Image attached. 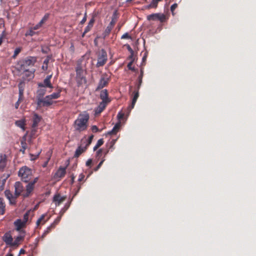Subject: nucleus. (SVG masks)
<instances>
[{"instance_id": "nucleus-1", "label": "nucleus", "mask_w": 256, "mask_h": 256, "mask_svg": "<svg viewBox=\"0 0 256 256\" xmlns=\"http://www.w3.org/2000/svg\"><path fill=\"white\" fill-rule=\"evenodd\" d=\"M38 86L36 98L37 109L48 106V95L46 94V88L48 87V76L45 78L44 84L40 82Z\"/></svg>"}, {"instance_id": "nucleus-2", "label": "nucleus", "mask_w": 256, "mask_h": 256, "mask_svg": "<svg viewBox=\"0 0 256 256\" xmlns=\"http://www.w3.org/2000/svg\"><path fill=\"white\" fill-rule=\"evenodd\" d=\"M89 119L90 115L87 112H84L79 114L73 124L75 131L80 132L86 130L88 126Z\"/></svg>"}, {"instance_id": "nucleus-3", "label": "nucleus", "mask_w": 256, "mask_h": 256, "mask_svg": "<svg viewBox=\"0 0 256 256\" xmlns=\"http://www.w3.org/2000/svg\"><path fill=\"white\" fill-rule=\"evenodd\" d=\"M36 61V57L28 56L26 58L22 60L18 64V68L19 70H26L34 66Z\"/></svg>"}, {"instance_id": "nucleus-4", "label": "nucleus", "mask_w": 256, "mask_h": 256, "mask_svg": "<svg viewBox=\"0 0 256 256\" xmlns=\"http://www.w3.org/2000/svg\"><path fill=\"white\" fill-rule=\"evenodd\" d=\"M76 82L78 86L86 83V77L84 76V72L80 64L78 63L76 68Z\"/></svg>"}, {"instance_id": "nucleus-5", "label": "nucleus", "mask_w": 256, "mask_h": 256, "mask_svg": "<svg viewBox=\"0 0 256 256\" xmlns=\"http://www.w3.org/2000/svg\"><path fill=\"white\" fill-rule=\"evenodd\" d=\"M18 176L23 182H28L32 178V171L28 167L24 166L19 170Z\"/></svg>"}, {"instance_id": "nucleus-6", "label": "nucleus", "mask_w": 256, "mask_h": 256, "mask_svg": "<svg viewBox=\"0 0 256 256\" xmlns=\"http://www.w3.org/2000/svg\"><path fill=\"white\" fill-rule=\"evenodd\" d=\"M98 62L96 66L99 68L104 66L108 60V55L104 49H102L97 53Z\"/></svg>"}, {"instance_id": "nucleus-7", "label": "nucleus", "mask_w": 256, "mask_h": 256, "mask_svg": "<svg viewBox=\"0 0 256 256\" xmlns=\"http://www.w3.org/2000/svg\"><path fill=\"white\" fill-rule=\"evenodd\" d=\"M38 180V178H36L33 180L29 182V183L26 185V191L22 194L24 197H28L30 195V193L34 190V184L37 182Z\"/></svg>"}, {"instance_id": "nucleus-8", "label": "nucleus", "mask_w": 256, "mask_h": 256, "mask_svg": "<svg viewBox=\"0 0 256 256\" xmlns=\"http://www.w3.org/2000/svg\"><path fill=\"white\" fill-rule=\"evenodd\" d=\"M70 204V202L67 203L65 204L64 207L61 210V215L58 216L54 220V222L52 224H51L50 226H49V230H50V229L54 228L55 226L60 222L61 219L62 215L69 208Z\"/></svg>"}, {"instance_id": "nucleus-9", "label": "nucleus", "mask_w": 256, "mask_h": 256, "mask_svg": "<svg viewBox=\"0 0 256 256\" xmlns=\"http://www.w3.org/2000/svg\"><path fill=\"white\" fill-rule=\"evenodd\" d=\"M24 72L22 78L24 80L29 81L34 78V68L29 69L26 70H22Z\"/></svg>"}, {"instance_id": "nucleus-10", "label": "nucleus", "mask_w": 256, "mask_h": 256, "mask_svg": "<svg viewBox=\"0 0 256 256\" xmlns=\"http://www.w3.org/2000/svg\"><path fill=\"white\" fill-rule=\"evenodd\" d=\"M109 78L107 77L106 74H103L98 82L96 90H100L107 86L108 83Z\"/></svg>"}, {"instance_id": "nucleus-11", "label": "nucleus", "mask_w": 256, "mask_h": 256, "mask_svg": "<svg viewBox=\"0 0 256 256\" xmlns=\"http://www.w3.org/2000/svg\"><path fill=\"white\" fill-rule=\"evenodd\" d=\"M66 196H62L60 194H56L54 196L52 202L54 203L56 206H58L64 202L66 200Z\"/></svg>"}, {"instance_id": "nucleus-12", "label": "nucleus", "mask_w": 256, "mask_h": 256, "mask_svg": "<svg viewBox=\"0 0 256 256\" xmlns=\"http://www.w3.org/2000/svg\"><path fill=\"white\" fill-rule=\"evenodd\" d=\"M26 224L20 219H18L14 222V225L16 226V230L20 232H24L22 230V228L26 226Z\"/></svg>"}, {"instance_id": "nucleus-13", "label": "nucleus", "mask_w": 256, "mask_h": 256, "mask_svg": "<svg viewBox=\"0 0 256 256\" xmlns=\"http://www.w3.org/2000/svg\"><path fill=\"white\" fill-rule=\"evenodd\" d=\"M15 187V194L16 195V197L19 196L24 190V187L22 184V183L20 182H16L14 184Z\"/></svg>"}, {"instance_id": "nucleus-14", "label": "nucleus", "mask_w": 256, "mask_h": 256, "mask_svg": "<svg viewBox=\"0 0 256 256\" xmlns=\"http://www.w3.org/2000/svg\"><path fill=\"white\" fill-rule=\"evenodd\" d=\"M24 232H20V234L18 236L14 241L12 240V246H18L20 242L24 240Z\"/></svg>"}, {"instance_id": "nucleus-15", "label": "nucleus", "mask_w": 256, "mask_h": 256, "mask_svg": "<svg viewBox=\"0 0 256 256\" xmlns=\"http://www.w3.org/2000/svg\"><path fill=\"white\" fill-rule=\"evenodd\" d=\"M94 22H95L94 16H93L92 18L90 19V20L89 21L88 26L86 27L84 30L82 34V37H84V35L87 32H90V30L94 26Z\"/></svg>"}, {"instance_id": "nucleus-16", "label": "nucleus", "mask_w": 256, "mask_h": 256, "mask_svg": "<svg viewBox=\"0 0 256 256\" xmlns=\"http://www.w3.org/2000/svg\"><path fill=\"white\" fill-rule=\"evenodd\" d=\"M66 174V167L62 168L60 167L56 172L55 174L54 178H63Z\"/></svg>"}, {"instance_id": "nucleus-17", "label": "nucleus", "mask_w": 256, "mask_h": 256, "mask_svg": "<svg viewBox=\"0 0 256 256\" xmlns=\"http://www.w3.org/2000/svg\"><path fill=\"white\" fill-rule=\"evenodd\" d=\"M21 144V148L20 149V152H21L23 154L25 153L26 150L28 148V144L26 143V136L24 135L20 141Z\"/></svg>"}, {"instance_id": "nucleus-18", "label": "nucleus", "mask_w": 256, "mask_h": 256, "mask_svg": "<svg viewBox=\"0 0 256 256\" xmlns=\"http://www.w3.org/2000/svg\"><path fill=\"white\" fill-rule=\"evenodd\" d=\"M108 92L106 90H103L100 92V98L102 101L110 102V100L108 98Z\"/></svg>"}, {"instance_id": "nucleus-19", "label": "nucleus", "mask_w": 256, "mask_h": 256, "mask_svg": "<svg viewBox=\"0 0 256 256\" xmlns=\"http://www.w3.org/2000/svg\"><path fill=\"white\" fill-rule=\"evenodd\" d=\"M139 90L138 89V87L136 86V90L133 92V98L132 100L131 108H133L136 102V100L139 96Z\"/></svg>"}, {"instance_id": "nucleus-20", "label": "nucleus", "mask_w": 256, "mask_h": 256, "mask_svg": "<svg viewBox=\"0 0 256 256\" xmlns=\"http://www.w3.org/2000/svg\"><path fill=\"white\" fill-rule=\"evenodd\" d=\"M6 156L4 154H0V168L4 169L6 166Z\"/></svg>"}, {"instance_id": "nucleus-21", "label": "nucleus", "mask_w": 256, "mask_h": 256, "mask_svg": "<svg viewBox=\"0 0 256 256\" xmlns=\"http://www.w3.org/2000/svg\"><path fill=\"white\" fill-rule=\"evenodd\" d=\"M3 240L6 244L12 246L13 238L11 235L8 233H6L3 236Z\"/></svg>"}, {"instance_id": "nucleus-22", "label": "nucleus", "mask_w": 256, "mask_h": 256, "mask_svg": "<svg viewBox=\"0 0 256 256\" xmlns=\"http://www.w3.org/2000/svg\"><path fill=\"white\" fill-rule=\"evenodd\" d=\"M48 19V14H46L42 20L39 22V23L32 28L35 30L39 29L40 27L42 26V24L47 20Z\"/></svg>"}, {"instance_id": "nucleus-23", "label": "nucleus", "mask_w": 256, "mask_h": 256, "mask_svg": "<svg viewBox=\"0 0 256 256\" xmlns=\"http://www.w3.org/2000/svg\"><path fill=\"white\" fill-rule=\"evenodd\" d=\"M41 120V117L38 114H34L32 118V128H35L38 126V124Z\"/></svg>"}, {"instance_id": "nucleus-24", "label": "nucleus", "mask_w": 256, "mask_h": 256, "mask_svg": "<svg viewBox=\"0 0 256 256\" xmlns=\"http://www.w3.org/2000/svg\"><path fill=\"white\" fill-rule=\"evenodd\" d=\"M86 148H87L86 146H85L84 147H82V146H79L75 152V154H74V158L79 157V156L82 154L86 150Z\"/></svg>"}, {"instance_id": "nucleus-25", "label": "nucleus", "mask_w": 256, "mask_h": 256, "mask_svg": "<svg viewBox=\"0 0 256 256\" xmlns=\"http://www.w3.org/2000/svg\"><path fill=\"white\" fill-rule=\"evenodd\" d=\"M120 122H118L114 126L112 129L108 132V134L110 135L116 134L120 130Z\"/></svg>"}, {"instance_id": "nucleus-26", "label": "nucleus", "mask_w": 256, "mask_h": 256, "mask_svg": "<svg viewBox=\"0 0 256 256\" xmlns=\"http://www.w3.org/2000/svg\"><path fill=\"white\" fill-rule=\"evenodd\" d=\"M15 124L17 126L21 128L23 131L25 130L26 120L24 119L16 120L15 122Z\"/></svg>"}, {"instance_id": "nucleus-27", "label": "nucleus", "mask_w": 256, "mask_h": 256, "mask_svg": "<svg viewBox=\"0 0 256 256\" xmlns=\"http://www.w3.org/2000/svg\"><path fill=\"white\" fill-rule=\"evenodd\" d=\"M162 0H152L150 4L148 5L145 6H144L145 9H150L152 8H156L158 6V4L159 2Z\"/></svg>"}, {"instance_id": "nucleus-28", "label": "nucleus", "mask_w": 256, "mask_h": 256, "mask_svg": "<svg viewBox=\"0 0 256 256\" xmlns=\"http://www.w3.org/2000/svg\"><path fill=\"white\" fill-rule=\"evenodd\" d=\"M60 90H58L56 92H53L52 94H49V106H50L52 103L50 102V100L52 99H56L58 98L60 96Z\"/></svg>"}, {"instance_id": "nucleus-29", "label": "nucleus", "mask_w": 256, "mask_h": 256, "mask_svg": "<svg viewBox=\"0 0 256 256\" xmlns=\"http://www.w3.org/2000/svg\"><path fill=\"white\" fill-rule=\"evenodd\" d=\"M48 218H45V215H42L36 221L37 227L40 226L44 224L47 221Z\"/></svg>"}, {"instance_id": "nucleus-30", "label": "nucleus", "mask_w": 256, "mask_h": 256, "mask_svg": "<svg viewBox=\"0 0 256 256\" xmlns=\"http://www.w3.org/2000/svg\"><path fill=\"white\" fill-rule=\"evenodd\" d=\"M144 76V70L142 68L140 70V74L138 77V82L136 84V86L138 87V89H140L141 86L142 82V78Z\"/></svg>"}, {"instance_id": "nucleus-31", "label": "nucleus", "mask_w": 256, "mask_h": 256, "mask_svg": "<svg viewBox=\"0 0 256 256\" xmlns=\"http://www.w3.org/2000/svg\"><path fill=\"white\" fill-rule=\"evenodd\" d=\"M5 194L8 198L10 200V203L14 204L15 202L16 198H14L12 194L10 193V191L6 190L5 192Z\"/></svg>"}, {"instance_id": "nucleus-32", "label": "nucleus", "mask_w": 256, "mask_h": 256, "mask_svg": "<svg viewBox=\"0 0 256 256\" xmlns=\"http://www.w3.org/2000/svg\"><path fill=\"white\" fill-rule=\"evenodd\" d=\"M5 203L4 199L0 198V214H4L5 212Z\"/></svg>"}, {"instance_id": "nucleus-33", "label": "nucleus", "mask_w": 256, "mask_h": 256, "mask_svg": "<svg viewBox=\"0 0 256 256\" xmlns=\"http://www.w3.org/2000/svg\"><path fill=\"white\" fill-rule=\"evenodd\" d=\"M18 88H19L18 101H22L23 98V94H24V89L22 86V83H20L18 84Z\"/></svg>"}, {"instance_id": "nucleus-34", "label": "nucleus", "mask_w": 256, "mask_h": 256, "mask_svg": "<svg viewBox=\"0 0 256 256\" xmlns=\"http://www.w3.org/2000/svg\"><path fill=\"white\" fill-rule=\"evenodd\" d=\"M112 28H112V27H111V26H108L106 28L104 32L102 34L104 38H106L107 36H108L109 35V34H110V32L111 30H112Z\"/></svg>"}, {"instance_id": "nucleus-35", "label": "nucleus", "mask_w": 256, "mask_h": 256, "mask_svg": "<svg viewBox=\"0 0 256 256\" xmlns=\"http://www.w3.org/2000/svg\"><path fill=\"white\" fill-rule=\"evenodd\" d=\"M37 32H36L35 30H34L32 28H30L28 30L26 31V32L25 34V36H33L36 34H37Z\"/></svg>"}, {"instance_id": "nucleus-36", "label": "nucleus", "mask_w": 256, "mask_h": 256, "mask_svg": "<svg viewBox=\"0 0 256 256\" xmlns=\"http://www.w3.org/2000/svg\"><path fill=\"white\" fill-rule=\"evenodd\" d=\"M104 141L103 138H100L98 140L94 148V150H96L99 147H100L101 146H102L104 144Z\"/></svg>"}, {"instance_id": "nucleus-37", "label": "nucleus", "mask_w": 256, "mask_h": 256, "mask_svg": "<svg viewBox=\"0 0 256 256\" xmlns=\"http://www.w3.org/2000/svg\"><path fill=\"white\" fill-rule=\"evenodd\" d=\"M158 16V14H153L150 15H148L147 16V19L148 20H157V17Z\"/></svg>"}, {"instance_id": "nucleus-38", "label": "nucleus", "mask_w": 256, "mask_h": 256, "mask_svg": "<svg viewBox=\"0 0 256 256\" xmlns=\"http://www.w3.org/2000/svg\"><path fill=\"white\" fill-rule=\"evenodd\" d=\"M22 51V48L18 47L16 48L14 51V54L12 56L13 58H16L17 56L20 52Z\"/></svg>"}, {"instance_id": "nucleus-39", "label": "nucleus", "mask_w": 256, "mask_h": 256, "mask_svg": "<svg viewBox=\"0 0 256 256\" xmlns=\"http://www.w3.org/2000/svg\"><path fill=\"white\" fill-rule=\"evenodd\" d=\"M48 68V56H46L44 60V64L42 66V69L44 70H46Z\"/></svg>"}, {"instance_id": "nucleus-40", "label": "nucleus", "mask_w": 256, "mask_h": 256, "mask_svg": "<svg viewBox=\"0 0 256 256\" xmlns=\"http://www.w3.org/2000/svg\"><path fill=\"white\" fill-rule=\"evenodd\" d=\"M157 20H159L160 22H164L166 20V16L164 14H158Z\"/></svg>"}, {"instance_id": "nucleus-41", "label": "nucleus", "mask_w": 256, "mask_h": 256, "mask_svg": "<svg viewBox=\"0 0 256 256\" xmlns=\"http://www.w3.org/2000/svg\"><path fill=\"white\" fill-rule=\"evenodd\" d=\"M109 103V102L102 101L101 102H100V104L98 105V106L100 108H102V110H104L106 107V105Z\"/></svg>"}, {"instance_id": "nucleus-42", "label": "nucleus", "mask_w": 256, "mask_h": 256, "mask_svg": "<svg viewBox=\"0 0 256 256\" xmlns=\"http://www.w3.org/2000/svg\"><path fill=\"white\" fill-rule=\"evenodd\" d=\"M30 214V212L28 211L24 216L23 220H22L26 224V222H28V220Z\"/></svg>"}, {"instance_id": "nucleus-43", "label": "nucleus", "mask_w": 256, "mask_h": 256, "mask_svg": "<svg viewBox=\"0 0 256 256\" xmlns=\"http://www.w3.org/2000/svg\"><path fill=\"white\" fill-rule=\"evenodd\" d=\"M6 181V179L0 181V192L4 189Z\"/></svg>"}, {"instance_id": "nucleus-44", "label": "nucleus", "mask_w": 256, "mask_h": 256, "mask_svg": "<svg viewBox=\"0 0 256 256\" xmlns=\"http://www.w3.org/2000/svg\"><path fill=\"white\" fill-rule=\"evenodd\" d=\"M132 63H133V61H132V60L131 62H130L128 64L127 67H128V68L130 70H132V71L135 72V71H136V70H135L134 68L132 66Z\"/></svg>"}, {"instance_id": "nucleus-45", "label": "nucleus", "mask_w": 256, "mask_h": 256, "mask_svg": "<svg viewBox=\"0 0 256 256\" xmlns=\"http://www.w3.org/2000/svg\"><path fill=\"white\" fill-rule=\"evenodd\" d=\"M93 138H94L93 135H91L90 136H89L87 144H86V148H88V146L91 144V142L93 140Z\"/></svg>"}, {"instance_id": "nucleus-46", "label": "nucleus", "mask_w": 256, "mask_h": 256, "mask_svg": "<svg viewBox=\"0 0 256 256\" xmlns=\"http://www.w3.org/2000/svg\"><path fill=\"white\" fill-rule=\"evenodd\" d=\"M122 39H130L131 36L128 34V32L124 34L121 37Z\"/></svg>"}, {"instance_id": "nucleus-47", "label": "nucleus", "mask_w": 256, "mask_h": 256, "mask_svg": "<svg viewBox=\"0 0 256 256\" xmlns=\"http://www.w3.org/2000/svg\"><path fill=\"white\" fill-rule=\"evenodd\" d=\"M104 161V159L102 160L97 166L94 169V170L97 171L101 167Z\"/></svg>"}, {"instance_id": "nucleus-48", "label": "nucleus", "mask_w": 256, "mask_h": 256, "mask_svg": "<svg viewBox=\"0 0 256 256\" xmlns=\"http://www.w3.org/2000/svg\"><path fill=\"white\" fill-rule=\"evenodd\" d=\"M178 7V4H173L171 7H170V10L172 12V14H174V10H175V9Z\"/></svg>"}, {"instance_id": "nucleus-49", "label": "nucleus", "mask_w": 256, "mask_h": 256, "mask_svg": "<svg viewBox=\"0 0 256 256\" xmlns=\"http://www.w3.org/2000/svg\"><path fill=\"white\" fill-rule=\"evenodd\" d=\"M91 129L93 132H96L98 131V128L96 126H92Z\"/></svg>"}, {"instance_id": "nucleus-50", "label": "nucleus", "mask_w": 256, "mask_h": 256, "mask_svg": "<svg viewBox=\"0 0 256 256\" xmlns=\"http://www.w3.org/2000/svg\"><path fill=\"white\" fill-rule=\"evenodd\" d=\"M124 116V114L122 112H118V114L117 115V118L118 120H122V118H123Z\"/></svg>"}, {"instance_id": "nucleus-51", "label": "nucleus", "mask_w": 256, "mask_h": 256, "mask_svg": "<svg viewBox=\"0 0 256 256\" xmlns=\"http://www.w3.org/2000/svg\"><path fill=\"white\" fill-rule=\"evenodd\" d=\"M104 110H102V108H100L98 106L97 107L96 109V114H99L101 113Z\"/></svg>"}, {"instance_id": "nucleus-52", "label": "nucleus", "mask_w": 256, "mask_h": 256, "mask_svg": "<svg viewBox=\"0 0 256 256\" xmlns=\"http://www.w3.org/2000/svg\"><path fill=\"white\" fill-rule=\"evenodd\" d=\"M102 148L98 150L96 152V156L100 158L102 154Z\"/></svg>"}, {"instance_id": "nucleus-53", "label": "nucleus", "mask_w": 256, "mask_h": 256, "mask_svg": "<svg viewBox=\"0 0 256 256\" xmlns=\"http://www.w3.org/2000/svg\"><path fill=\"white\" fill-rule=\"evenodd\" d=\"M4 36V32H3L2 34L0 35V46L2 44L3 39Z\"/></svg>"}, {"instance_id": "nucleus-54", "label": "nucleus", "mask_w": 256, "mask_h": 256, "mask_svg": "<svg viewBox=\"0 0 256 256\" xmlns=\"http://www.w3.org/2000/svg\"><path fill=\"white\" fill-rule=\"evenodd\" d=\"M84 178V175L83 174H81L79 175L78 180L79 182H82Z\"/></svg>"}, {"instance_id": "nucleus-55", "label": "nucleus", "mask_w": 256, "mask_h": 256, "mask_svg": "<svg viewBox=\"0 0 256 256\" xmlns=\"http://www.w3.org/2000/svg\"><path fill=\"white\" fill-rule=\"evenodd\" d=\"M116 20L114 18H112L108 26L113 28L116 24Z\"/></svg>"}, {"instance_id": "nucleus-56", "label": "nucleus", "mask_w": 256, "mask_h": 256, "mask_svg": "<svg viewBox=\"0 0 256 256\" xmlns=\"http://www.w3.org/2000/svg\"><path fill=\"white\" fill-rule=\"evenodd\" d=\"M92 159H88L86 162V166H90L91 164H92Z\"/></svg>"}, {"instance_id": "nucleus-57", "label": "nucleus", "mask_w": 256, "mask_h": 256, "mask_svg": "<svg viewBox=\"0 0 256 256\" xmlns=\"http://www.w3.org/2000/svg\"><path fill=\"white\" fill-rule=\"evenodd\" d=\"M86 20V13L83 18L82 19V20H81V22H80V24H84V23H85Z\"/></svg>"}, {"instance_id": "nucleus-58", "label": "nucleus", "mask_w": 256, "mask_h": 256, "mask_svg": "<svg viewBox=\"0 0 256 256\" xmlns=\"http://www.w3.org/2000/svg\"><path fill=\"white\" fill-rule=\"evenodd\" d=\"M116 140H112V142H110L111 146H110V148H112Z\"/></svg>"}, {"instance_id": "nucleus-59", "label": "nucleus", "mask_w": 256, "mask_h": 256, "mask_svg": "<svg viewBox=\"0 0 256 256\" xmlns=\"http://www.w3.org/2000/svg\"><path fill=\"white\" fill-rule=\"evenodd\" d=\"M123 24H118L117 26L118 31H120V28H121L122 26H123Z\"/></svg>"}, {"instance_id": "nucleus-60", "label": "nucleus", "mask_w": 256, "mask_h": 256, "mask_svg": "<svg viewBox=\"0 0 256 256\" xmlns=\"http://www.w3.org/2000/svg\"><path fill=\"white\" fill-rule=\"evenodd\" d=\"M21 102V101H18V102L16 103L15 104V107L16 108H18V106H19V104Z\"/></svg>"}, {"instance_id": "nucleus-61", "label": "nucleus", "mask_w": 256, "mask_h": 256, "mask_svg": "<svg viewBox=\"0 0 256 256\" xmlns=\"http://www.w3.org/2000/svg\"><path fill=\"white\" fill-rule=\"evenodd\" d=\"M24 250L23 249H21L20 251V254H24Z\"/></svg>"}, {"instance_id": "nucleus-62", "label": "nucleus", "mask_w": 256, "mask_h": 256, "mask_svg": "<svg viewBox=\"0 0 256 256\" xmlns=\"http://www.w3.org/2000/svg\"><path fill=\"white\" fill-rule=\"evenodd\" d=\"M6 256H13V254L11 253H8Z\"/></svg>"}, {"instance_id": "nucleus-63", "label": "nucleus", "mask_w": 256, "mask_h": 256, "mask_svg": "<svg viewBox=\"0 0 256 256\" xmlns=\"http://www.w3.org/2000/svg\"><path fill=\"white\" fill-rule=\"evenodd\" d=\"M48 163V160H46V161L44 162V166H46Z\"/></svg>"}, {"instance_id": "nucleus-64", "label": "nucleus", "mask_w": 256, "mask_h": 256, "mask_svg": "<svg viewBox=\"0 0 256 256\" xmlns=\"http://www.w3.org/2000/svg\"><path fill=\"white\" fill-rule=\"evenodd\" d=\"M128 50H131V51H132V49L130 47V46H128Z\"/></svg>"}]
</instances>
